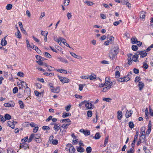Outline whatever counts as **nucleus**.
Returning <instances> with one entry per match:
<instances>
[{
  "instance_id": "obj_1",
  "label": "nucleus",
  "mask_w": 153,
  "mask_h": 153,
  "mask_svg": "<svg viewBox=\"0 0 153 153\" xmlns=\"http://www.w3.org/2000/svg\"><path fill=\"white\" fill-rule=\"evenodd\" d=\"M65 149L67 151H69V153H74L75 149L71 144H68L66 146Z\"/></svg>"
},
{
  "instance_id": "obj_2",
  "label": "nucleus",
  "mask_w": 153,
  "mask_h": 153,
  "mask_svg": "<svg viewBox=\"0 0 153 153\" xmlns=\"http://www.w3.org/2000/svg\"><path fill=\"white\" fill-rule=\"evenodd\" d=\"M85 104V107L87 109H92L94 108V106L92 104L93 102H89V101H87Z\"/></svg>"
},
{
  "instance_id": "obj_3",
  "label": "nucleus",
  "mask_w": 153,
  "mask_h": 153,
  "mask_svg": "<svg viewBox=\"0 0 153 153\" xmlns=\"http://www.w3.org/2000/svg\"><path fill=\"white\" fill-rule=\"evenodd\" d=\"M137 53L138 56H140V57L141 58L145 57L147 54V53L145 51H138L137 52Z\"/></svg>"
},
{
  "instance_id": "obj_4",
  "label": "nucleus",
  "mask_w": 153,
  "mask_h": 153,
  "mask_svg": "<svg viewBox=\"0 0 153 153\" xmlns=\"http://www.w3.org/2000/svg\"><path fill=\"white\" fill-rule=\"evenodd\" d=\"M58 76L60 81L63 83H68L70 81L69 79L66 77H63L59 75Z\"/></svg>"
},
{
  "instance_id": "obj_5",
  "label": "nucleus",
  "mask_w": 153,
  "mask_h": 153,
  "mask_svg": "<svg viewBox=\"0 0 153 153\" xmlns=\"http://www.w3.org/2000/svg\"><path fill=\"white\" fill-rule=\"evenodd\" d=\"M61 127V125L59 123H56L54 124L53 127L54 130L56 131L55 134L57 133V132L60 129Z\"/></svg>"
},
{
  "instance_id": "obj_6",
  "label": "nucleus",
  "mask_w": 153,
  "mask_h": 153,
  "mask_svg": "<svg viewBox=\"0 0 153 153\" xmlns=\"http://www.w3.org/2000/svg\"><path fill=\"white\" fill-rule=\"evenodd\" d=\"M15 103L14 102H11L7 103H5L4 104V105L5 107H12L15 105Z\"/></svg>"
},
{
  "instance_id": "obj_7",
  "label": "nucleus",
  "mask_w": 153,
  "mask_h": 153,
  "mask_svg": "<svg viewBox=\"0 0 153 153\" xmlns=\"http://www.w3.org/2000/svg\"><path fill=\"white\" fill-rule=\"evenodd\" d=\"M43 65H44V66L47 67L48 69V71H53L55 70L54 68L48 65L46 63H43Z\"/></svg>"
},
{
  "instance_id": "obj_8",
  "label": "nucleus",
  "mask_w": 153,
  "mask_h": 153,
  "mask_svg": "<svg viewBox=\"0 0 153 153\" xmlns=\"http://www.w3.org/2000/svg\"><path fill=\"white\" fill-rule=\"evenodd\" d=\"M30 89L29 87H28V86H27L26 88H25V95L29 96L30 94Z\"/></svg>"
},
{
  "instance_id": "obj_9",
  "label": "nucleus",
  "mask_w": 153,
  "mask_h": 153,
  "mask_svg": "<svg viewBox=\"0 0 153 153\" xmlns=\"http://www.w3.org/2000/svg\"><path fill=\"white\" fill-rule=\"evenodd\" d=\"M152 124L151 121H149L148 127V129L146 131V134L149 135L151 131Z\"/></svg>"
},
{
  "instance_id": "obj_10",
  "label": "nucleus",
  "mask_w": 153,
  "mask_h": 153,
  "mask_svg": "<svg viewBox=\"0 0 153 153\" xmlns=\"http://www.w3.org/2000/svg\"><path fill=\"white\" fill-rule=\"evenodd\" d=\"M51 91L54 93H58L60 91L59 88V87H57L55 88L53 87L52 88H51Z\"/></svg>"
},
{
  "instance_id": "obj_11",
  "label": "nucleus",
  "mask_w": 153,
  "mask_h": 153,
  "mask_svg": "<svg viewBox=\"0 0 153 153\" xmlns=\"http://www.w3.org/2000/svg\"><path fill=\"white\" fill-rule=\"evenodd\" d=\"M7 125L12 128H14L15 127L13 121V120L9 121L7 122Z\"/></svg>"
},
{
  "instance_id": "obj_12",
  "label": "nucleus",
  "mask_w": 153,
  "mask_h": 153,
  "mask_svg": "<svg viewBox=\"0 0 153 153\" xmlns=\"http://www.w3.org/2000/svg\"><path fill=\"white\" fill-rule=\"evenodd\" d=\"M116 55V54L114 53L113 52L111 51L109 54V56L111 59H115Z\"/></svg>"
},
{
  "instance_id": "obj_13",
  "label": "nucleus",
  "mask_w": 153,
  "mask_h": 153,
  "mask_svg": "<svg viewBox=\"0 0 153 153\" xmlns=\"http://www.w3.org/2000/svg\"><path fill=\"white\" fill-rule=\"evenodd\" d=\"M70 54L71 55L73 56V57L77 59H82V58L80 56H78L76 54L74 53L73 52H70Z\"/></svg>"
},
{
  "instance_id": "obj_14",
  "label": "nucleus",
  "mask_w": 153,
  "mask_h": 153,
  "mask_svg": "<svg viewBox=\"0 0 153 153\" xmlns=\"http://www.w3.org/2000/svg\"><path fill=\"white\" fill-rule=\"evenodd\" d=\"M119 48L118 47H116L113 48L111 51L113 52L116 55L119 52Z\"/></svg>"
},
{
  "instance_id": "obj_15",
  "label": "nucleus",
  "mask_w": 153,
  "mask_h": 153,
  "mask_svg": "<svg viewBox=\"0 0 153 153\" xmlns=\"http://www.w3.org/2000/svg\"><path fill=\"white\" fill-rule=\"evenodd\" d=\"M139 56L137 54V53L136 54H135L133 55L132 57V60L134 62H138L139 61L138 59V58Z\"/></svg>"
},
{
  "instance_id": "obj_16",
  "label": "nucleus",
  "mask_w": 153,
  "mask_h": 153,
  "mask_svg": "<svg viewBox=\"0 0 153 153\" xmlns=\"http://www.w3.org/2000/svg\"><path fill=\"white\" fill-rule=\"evenodd\" d=\"M28 147V145L26 143L21 144L20 145V149L23 148L24 149H26Z\"/></svg>"
},
{
  "instance_id": "obj_17",
  "label": "nucleus",
  "mask_w": 153,
  "mask_h": 153,
  "mask_svg": "<svg viewBox=\"0 0 153 153\" xmlns=\"http://www.w3.org/2000/svg\"><path fill=\"white\" fill-rule=\"evenodd\" d=\"M132 113V111L131 110H130V111L127 110L126 114V118H128L131 116Z\"/></svg>"
},
{
  "instance_id": "obj_18",
  "label": "nucleus",
  "mask_w": 153,
  "mask_h": 153,
  "mask_svg": "<svg viewBox=\"0 0 153 153\" xmlns=\"http://www.w3.org/2000/svg\"><path fill=\"white\" fill-rule=\"evenodd\" d=\"M138 86L139 87V89L140 91L141 90L144 86V84L143 83L141 82H139V84H138Z\"/></svg>"
},
{
  "instance_id": "obj_19",
  "label": "nucleus",
  "mask_w": 153,
  "mask_h": 153,
  "mask_svg": "<svg viewBox=\"0 0 153 153\" xmlns=\"http://www.w3.org/2000/svg\"><path fill=\"white\" fill-rule=\"evenodd\" d=\"M55 70L62 73L65 74H67L68 73L67 71L65 70L62 69H55Z\"/></svg>"
},
{
  "instance_id": "obj_20",
  "label": "nucleus",
  "mask_w": 153,
  "mask_h": 153,
  "mask_svg": "<svg viewBox=\"0 0 153 153\" xmlns=\"http://www.w3.org/2000/svg\"><path fill=\"white\" fill-rule=\"evenodd\" d=\"M89 79L90 80H93L95 79L97 77L94 74H92L90 76H88Z\"/></svg>"
},
{
  "instance_id": "obj_21",
  "label": "nucleus",
  "mask_w": 153,
  "mask_h": 153,
  "mask_svg": "<svg viewBox=\"0 0 153 153\" xmlns=\"http://www.w3.org/2000/svg\"><path fill=\"white\" fill-rule=\"evenodd\" d=\"M15 35L16 37L18 38L19 39H20L21 38V34L19 30H18V31H17V33H15Z\"/></svg>"
},
{
  "instance_id": "obj_22",
  "label": "nucleus",
  "mask_w": 153,
  "mask_h": 153,
  "mask_svg": "<svg viewBox=\"0 0 153 153\" xmlns=\"http://www.w3.org/2000/svg\"><path fill=\"white\" fill-rule=\"evenodd\" d=\"M112 82L110 80H108V81L105 82L104 85L106 86H110L111 88Z\"/></svg>"
},
{
  "instance_id": "obj_23",
  "label": "nucleus",
  "mask_w": 153,
  "mask_h": 153,
  "mask_svg": "<svg viewBox=\"0 0 153 153\" xmlns=\"http://www.w3.org/2000/svg\"><path fill=\"white\" fill-rule=\"evenodd\" d=\"M117 118L119 120H121L122 117V111H119L117 112Z\"/></svg>"
},
{
  "instance_id": "obj_24",
  "label": "nucleus",
  "mask_w": 153,
  "mask_h": 153,
  "mask_svg": "<svg viewBox=\"0 0 153 153\" xmlns=\"http://www.w3.org/2000/svg\"><path fill=\"white\" fill-rule=\"evenodd\" d=\"M6 37H5L4 39H2L1 40V44L2 45H5L7 44V42L5 40Z\"/></svg>"
},
{
  "instance_id": "obj_25",
  "label": "nucleus",
  "mask_w": 153,
  "mask_h": 153,
  "mask_svg": "<svg viewBox=\"0 0 153 153\" xmlns=\"http://www.w3.org/2000/svg\"><path fill=\"white\" fill-rule=\"evenodd\" d=\"M58 59L62 62H65V63H68V61L65 59L59 56L58 57Z\"/></svg>"
},
{
  "instance_id": "obj_26",
  "label": "nucleus",
  "mask_w": 153,
  "mask_h": 153,
  "mask_svg": "<svg viewBox=\"0 0 153 153\" xmlns=\"http://www.w3.org/2000/svg\"><path fill=\"white\" fill-rule=\"evenodd\" d=\"M101 137V135H100V133L99 132H97L94 138L95 139L97 140L99 139Z\"/></svg>"
},
{
  "instance_id": "obj_27",
  "label": "nucleus",
  "mask_w": 153,
  "mask_h": 153,
  "mask_svg": "<svg viewBox=\"0 0 153 153\" xmlns=\"http://www.w3.org/2000/svg\"><path fill=\"white\" fill-rule=\"evenodd\" d=\"M44 75L49 76H54L53 73H48L47 72H45L43 73Z\"/></svg>"
},
{
  "instance_id": "obj_28",
  "label": "nucleus",
  "mask_w": 153,
  "mask_h": 153,
  "mask_svg": "<svg viewBox=\"0 0 153 153\" xmlns=\"http://www.w3.org/2000/svg\"><path fill=\"white\" fill-rule=\"evenodd\" d=\"M71 116V113H66L65 112L63 113L62 117L63 118H65L67 117L70 116Z\"/></svg>"
},
{
  "instance_id": "obj_29",
  "label": "nucleus",
  "mask_w": 153,
  "mask_h": 153,
  "mask_svg": "<svg viewBox=\"0 0 153 153\" xmlns=\"http://www.w3.org/2000/svg\"><path fill=\"white\" fill-rule=\"evenodd\" d=\"M137 40L136 37H134L131 38V41L132 44H135L136 43Z\"/></svg>"
},
{
  "instance_id": "obj_30",
  "label": "nucleus",
  "mask_w": 153,
  "mask_h": 153,
  "mask_svg": "<svg viewBox=\"0 0 153 153\" xmlns=\"http://www.w3.org/2000/svg\"><path fill=\"white\" fill-rule=\"evenodd\" d=\"M77 150L79 152H84V149L82 147L80 146L77 148Z\"/></svg>"
},
{
  "instance_id": "obj_31",
  "label": "nucleus",
  "mask_w": 153,
  "mask_h": 153,
  "mask_svg": "<svg viewBox=\"0 0 153 153\" xmlns=\"http://www.w3.org/2000/svg\"><path fill=\"white\" fill-rule=\"evenodd\" d=\"M109 42L110 43H112L114 42V38L112 36H111L108 38Z\"/></svg>"
},
{
  "instance_id": "obj_32",
  "label": "nucleus",
  "mask_w": 153,
  "mask_h": 153,
  "mask_svg": "<svg viewBox=\"0 0 153 153\" xmlns=\"http://www.w3.org/2000/svg\"><path fill=\"white\" fill-rule=\"evenodd\" d=\"M7 153H16L13 149L11 148H9L7 150Z\"/></svg>"
},
{
  "instance_id": "obj_33",
  "label": "nucleus",
  "mask_w": 153,
  "mask_h": 153,
  "mask_svg": "<svg viewBox=\"0 0 153 153\" xmlns=\"http://www.w3.org/2000/svg\"><path fill=\"white\" fill-rule=\"evenodd\" d=\"M12 7V5L11 4H8L7 5L6 8L8 10H11Z\"/></svg>"
},
{
  "instance_id": "obj_34",
  "label": "nucleus",
  "mask_w": 153,
  "mask_h": 153,
  "mask_svg": "<svg viewBox=\"0 0 153 153\" xmlns=\"http://www.w3.org/2000/svg\"><path fill=\"white\" fill-rule=\"evenodd\" d=\"M111 88L110 86H108L103 88L102 90V91L103 92H105L107 91L109 89Z\"/></svg>"
},
{
  "instance_id": "obj_35",
  "label": "nucleus",
  "mask_w": 153,
  "mask_h": 153,
  "mask_svg": "<svg viewBox=\"0 0 153 153\" xmlns=\"http://www.w3.org/2000/svg\"><path fill=\"white\" fill-rule=\"evenodd\" d=\"M19 103L20 105V108H23L24 107V105L22 101L21 100H19Z\"/></svg>"
},
{
  "instance_id": "obj_36",
  "label": "nucleus",
  "mask_w": 153,
  "mask_h": 153,
  "mask_svg": "<svg viewBox=\"0 0 153 153\" xmlns=\"http://www.w3.org/2000/svg\"><path fill=\"white\" fill-rule=\"evenodd\" d=\"M20 83L22 85V88H23V87L24 88H25V86H26V87L27 86V83H26V82H24V81H21L20 82Z\"/></svg>"
},
{
  "instance_id": "obj_37",
  "label": "nucleus",
  "mask_w": 153,
  "mask_h": 153,
  "mask_svg": "<svg viewBox=\"0 0 153 153\" xmlns=\"http://www.w3.org/2000/svg\"><path fill=\"white\" fill-rule=\"evenodd\" d=\"M92 150L91 148V147H88L86 149V151L87 153H91Z\"/></svg>"
},
{
  "instance_id": "obj_38",
  "label": "nucleus",
  "mask_w": 153,
  "mask_h": 153,
  "mask_svg": "<svg viewBox=\"0 0 153 153\" xmlns=\"http://www.w3.org/2000/svg\"><path fill=\"white\" fill-rule=\"evenodd\" d=\"M26 43H27V47H30L31 48H33V45H30L29 43V41L27 39L26 40Z\"/></svg>"
},
{
  "instance_id": "obj_39",
  "label": "nucleus",
  "mask_w": 153,
  "mask_h": 153,
  "mask_svg": "<svg viewBox=\"0 0 153 153\" xmlns=\"http://www.w3.org/2000/svg\"><path fill=\"white\" fill-rule=\"evenodd\" d=\"M108 137L105 138V141L104 143V146L105 147L106 146V145L108 143Z\"/></svg>"
},
{
  "instance_id": "obj_40",
  "label": "nucleus",
  "mask_w": 153,
  "mask_h": 153,
  "mask_svg": "<svg viewBox=\"0 0 153 153\" xmlns=\"http://www.w3.org/2000/svg\"><path fill=\"white\" fill-rule=\"evenodd\" d=\"M92 115V111H88L87 112V115L88 117H91Z\"/></svg>"
},
{
  "instance_id": "obj_41",
  "label": "nucleus",
  "mask_w": 153,
  "mask_h": 153,
  "mask_svg": "<svg viewBox=\"0 0 153 153\" xmlns=\"http://www.w3.org/2000/svg\"><path fill=\"white\" fill-rule=\"evenodd\" d=\"M69 124H63L62 125L61 127L64 128V129H66L67 128L68 126L69 125Z\"/></svg>"
},
{
  "instance_id": "obj_42",
  "label": "nucleus",
  "mask_w": 153,
  "mask_h": 153,
  "mask_svg": "<svg viewBox=\"0 0 153 153\" xmlns=\"http://www.w3.org/2000/svg\"><path fill=\"white\" fill-rule=\"evenodd\" d=\"M122 22L121 20H120L119 21L114 22L113 23V25L115 26L118 25L119 24Z\"/></svg>"
},
{
  "instance_id": "obj_43",
  "label": "nucleus",
  "mask_w": 153,
  "mask_h": 153,
  "mask_svg": "<svg viewBox=\"0 0 153 153\" xmlns=\"http://www.w3.org/2000/svg\"><path fill=\"white\" fill-rule=\"evenodd\" d=\"M85 3L87 4L88 6H92L94 4V3L92 2L88 1H86Z\"/></svg>"
},
{
  "instance_id": "obj_44",
  "label": "nucleus",
  "mask_w": 153,
  "mask_h": 153,
  "mask_svg": "<svg viewBox=\"0 0 153 153\" xmlns=\"http://www.w3.org/2000/svg\"><path fill=\"white\" fill-rule=\"evenodd\" d=\"M34 137V135L33 134H32L30 136V137L29 138L28 140V142L29 143L30 142L32 139Z\"/></svg>"
},
{
  "instance_id": "obj_45",
  "label": "nucleus",
  "mask_w": 153,
  "mask_h": 153,
  "mask_svg": "<svg viewBox=\"0 0 153 153\" xmlns=\"http://www.w3.org/2000/svg\"><path fill=\"white\" fill-rule=\"evenodd\" d=\"M83 134L85 136L88 135L90 134V132L89 130H85V132H84Z\"/></svg>"
},
{
  "instance_id": "obj_46",
  "label": "nucleus",
  "mask_w": 153,
  "mask_h": 153,
  "mask_svg": "<svg viewBox=\"0 0 153 153\" xmlns=\"http://www.w3.org/2000/svg\"><path fill=\"white\" fill-rule=\"evenodd\" d=\"M146 139V136L143 137H140V139L142 142H144L145 143H146V141H145V139Z\"/></svg>"
},
{
  "instance_id": "obj_47",
  "label": "nucleus",
  "mask_w": 153,
  "mask_h": 153,
  "mask_svg": "<svg viewBox=\"0 0 153 153\" xmlns=\"http://www.w3.org/2000/svg\"><path fill=\"white\" fill-rule=\"evenodd\" d=\"M87 101L85 100L84 101L82 102L81 103H80L79 104V106L81 107L83 105H85L86 103V102H87Z\"/></svg>"
},
{
  "instance_id": "obj_48",
  "label": "nucleus",
  "mask_w": 153,
  "mask_h": 153,
  "mask_svg": "<svg viewBox=\"0 0 153 153\" xmlns=\"http://www.w3.org/2000/svg\"><path fill=\"white\" fill-rule=\"evenodd\" d=\"M62 43H63V44L65 45L66 46L69 47L70 48H71L72 49H73V48L71 47L69 44H68L67 42H66V41L65 39V41H63L62 42Z\"/></svg>"
},
{
  "instance_id": "obj_49",
  "label": "nucleus",
  "mask_w": 153,
  "mask_h": 153,
  "mask_svg": "<svg viewBox=\"0 0 153 153\" xmlns=\"http://www.w3.org/2000/svg\"><path fill=\"white\" fill-rule=\"evenodd\" d=\"M128 125L129 127L131 129L133 128L134 126V124L133 122H129Z\"/></svg>"
},
{
  "instance_id": "obj_50",
  "label": "nucleus",
  "mask_w": 153,
  "mask_h": 153,
  "mask_svg": "<svg viewBox=\"0 0 153 153\" xmlns=\"http://www.w3.org/2000/svg\"><path fill=\"white\" fill-rule=\"evenodd\" d=\"M44 54L45 55V56L46 57L51 58V55L48 52H44Z\"/></svg>"
},
{
  "instance_id": "obj_51",
  "label": "nucleus",
  "mask_w": 153,
  "mask_h": 153,
  "mask_svg": "<svg viewBox=\"0 0 153 153\" xmlns=\"http://www.w3.org/2000/svg\"><path fill=\"white\" fill-rule=\"evenodd\" d=\"M34 93L35 94L36 96H37L39 97V96H41V95H42L41 93L37 91H34Z\"/></svg>"
},
{
  "instance_id": "obj_52",
  "label": "nucleus",
  "mask_w": 153,
  "mask_h": 153,
  "mask_svg": "<svg viewBox=\"0 0 153 153\" xmlns=\"http://www.w3.org/2000/svg\"><path fill=\"white\" fill-rule=\"evenodd\" d=\"M13 93L14 94L18 92V88L17 87H15L13 90Z\"/></svg>"
},
{
  "instance_id": "obj_53",
  "label": "nucleus",
  "mask_w": 153,
  "mask_h": 153,
  "mask_svg": "<svg viewBox=\"0 0 153 153\" xmlns=\"http://www.w3.org/2000/svg\"><path fill=\"white\" fill-rule=\"evenodd\" d=\"M5 117L6 118V120H9L11 119V116L8 114H6L5 115Z\"/></svg>"
},
{
  "instance_id": "obj_54",
  "label": "nucleus",
  "mask_w": 153,
  "mask_h": 153,
  "mask_svg": "<svg viewBox=\"0 0 153 153\" xmlns=\"http://www.w3.org/2000/svg\"><path fill=\"white\" fill-rule=\"evenodd\" d=\"M132 49L134 51H136L137 50L138 48L136 45H133L132 46Z\"/></svg>"
},
{
  "instance_id": "obj_55",
  "label": "nucleus",
  "mask_w": 153,
  "mask_h": 153,
  "mask_svg": "<svg viewBox=\"0 0 153 153\" xmlns=\"http://www.w3.org/2000/svg\"><path fill=\"white\" fill-rule=\"evenodd\" d=\"M58 141L56 140H53L51 143L53 145H57L58 143Z\"/></svg>"
},
{
  "instance_id": "obj_56",
  "label": "nucleus",
  "mask_w": 153,
  "mask_h": 153,
  "mask_svg": "<svg viewBox=\"0 0 153 153\" xmlns=\"http://www.w3.org/2000/svg\"><path fill=\"white\" fill-rule=\"evenodd\" d=\"M80 78L82 79H89L88 75L81 76Z\"/></svg>"
},
{
  "instance_id": "obj_57",
  "label": "nucleus",
  "mask_w": 153,
  "mask_h": 153,
  "mask_svg": "<svg viewBox=\"0 0 153 153\" xmlns=\"http://www.w3.org/2000/svg\"><path fill=\"white\" fill-rule=\"evenodd\" d=\"M27 141H28V137H24L23 139H22L21 141L22 143H25Z\"/></svg>"
},
{
  "instance_id": "obj_58",
  "label": "nucleus",
  "mask_w": 153,
  "mask_h": 153,
  "mask_svg": "<svg viewBox=\"0 0 153 153\" xmlns=\"http://www.w3.org/2000/svg\"><path fill=\"white\" fill-rule=\"evenodd\" d=\"M118 81L120 82H125L124 78H120L118 79Z\"/></svg>"
},
{
  "instance_id": "obj_59",
  "label": "nucleus",
  "mask_w": 153,
  "mask_h": 153,
  "mask_svg": "<svg viewBox=\"0 0 153 153\" xmlns=\"http://www.w3.org/2000/svg\"><path fill=\"white\" fill-rule=\"evenodd\" d=\"M85 85L83 84H79V89L80 91H82L83 87Z\"/></svg>"
},
{
  "instance_id": "obj_60",
  "label": "nucleus",
  "mask_w": 153,
  "mask_h": 153,
  "mask_svg": "<svg viewBox=\"0 0 153 153\" xmlns=\"http://www.w3.org/2000/svg\"><path fill=\"white\" fill-rule=\"evenodd\" d=\"M17 75L20 77H23L24 76V74L22 72H19L17 73Z\"/></svg>"
},
{
  "instance_id": "obj_61",
  "label": "nucleus",
  "mask_w": 153,
  "mask_h": 153,
  "mask_svg": "<svg viewBox=\"0 0 153 153\" xmlns=\"http://www.w3.org/2000/svg\"><path fill=\"white\" fill-rule=\"evenodd\" d=\"M71 107V105H68L67 106L65 107V110H66L67 111H68Z\"/></svg>"
},
{
  "instance_id": "obj_62",
  "label": "nucleus",
  "mask_w": 153,
  "mask_h": 153,
  "mask_svg": "<svg viewBox=\"0 0 153 153\" xmlns=\"http://www.w3.org/2000/svg\"><path fill=\"white\" fill-rule=\"evenodd\" d=\"M36 87L37 89H40L42 88V85L39 83H37L36 85Z\"/></svg>"
},
{
  "instance_id": "obj_63",
  "label": "nucleus",
  "mask_w": 153,
  "mask_h": 153,
  "mask_svg": "<svg viewBox=\"0 0 153 153\" xmlns=\"http://www.w3.org/2000/svg\"><path fill=\"white\" fill-rule=\"evenodd\" d=\"M143 67L145 69H147L148 67V65L145 62H143Z\"/></svg>"
},
{
  "instance_id": "obj_64",
  "label": "nucleus",
  "mask_w": 153,
  "mask_h": 153,
  "mask_svg": "<svg viewBox=\"0 0 153 153\" xmlns=\"http://www.w3.org/2000/svg\"><path fill=\"white\" fill-rule=\"evenodd\" d=\"M115 76L117 77H119L120 76V73L119 71H116Z\"/></svg>"
}]
</instances>
